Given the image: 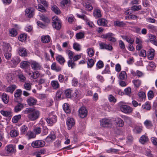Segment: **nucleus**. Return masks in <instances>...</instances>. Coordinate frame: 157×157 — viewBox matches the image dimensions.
I'll return each instance as SVG.
<instances>
[{
  "instance_id": "a18cd8bd",
  "label": "nucleus",
  "mask_w": 157,
  "mask_h": 157,
  "mask_svg": "<svg viewBox=\"0 0 157 157\" xmlns=\"http://www.w3.org/2000/svg\"><path fill=\"white\" fill-rule=\"evenodd\" d=\"M127 78L126 72L124 71L121 72L119 74V78L122 80H124Z\"/></svg>"
},
{
  "instance_id": "f704fd0d",
  "label": "nucleus",
  "mask_w": 157,
  "mask_h": 157,
  "mask_svg": "<svg viewBox=\"0 0 157 157\" xmlns=\"http://www.w3.org/2000/svg\"><path fill=\"white\" fill-rule=\"evenodd\" d=\"M2 98L5 103L7 104L8 103L9 97L5 93L3 94L2 96Z\"/></svg>"
},
{
  "instance_id": "bf43d9fd",
  "label": "nucleus",
  "mask_w": 157,
  "mask_h": 157,
  "mask_svg": "<svg viewBox=\"0 0 157 157\" xmlns=\"http://www.w3.org/2000/svg\"><path fill=\"white\" fill-rule=\"evenodd\" d=\"M28 62L26 61H23L20 63V67L21 68H25L28 66Z\"/></svg>"
},
{
  "instance_id": "b1692460",
  "label": "nucleus",
  "mask_w": 157,
  "mask_h": 157,
  "mask_svg": "<svg viewBox=\"0 0 157 157\" xmlns=\"http://www.w3.org/2000/svg\"><path fill=\"white\" fill-rule=\"evenodd\" d=\"M18 53L20 55L22 56H25L27 55L26 50L24 48H20L18 49Z\"/></svg>"
},
{
  "instance_id": "13d9d810",
  "label": "nucleus",
  "mask_w": 157,
  "mask_h": 157,
  "mask_svg": "<svg viewBox=\"0 0 157 157\" xmlns=\"http://www.w3.org/2000/svg\"><path fill=\"white\" fill-rule=\"evenodd\" d=\"M4 133L3 131H1L0 132V141L4 142L5 144L7 143V141L5 140L4 137Z\"/></svg>"
},
{
  "instance_id": "8fccbe9b",
  "label": "nucleus",
  "mask_w": 157,
  "mask_h": 157,
  "mask_svg": "<svg viewBox=\"0 0 157 157\" xmlns=\"http://www.w3.org/2000/svg\"><path fill=\"white\" fill-rule=\"evenodd\" d=\"M94 60L92 59H88L87 61V66L89 68H91L94 66Z\"/></svg>"
},
{
  "instance_id": "09e8293b",
  "label": "nucleus",
  "mask_w": 157,
  "mask_h": 157,
  "mask_svg": "<svg viewBox=\"0 0 157 157\" xmlns=\"http://www.w3.org/2000/svg\"><path fill=\"white\" fill-rule=\"evenodd\" d=\"M66 53L68 55L69 58L70 59H72L73 57L74 52L70 50H66L65 51Z\"/></svg>"
},
{
  "instance_id": "052dcab7",
  "label": "nucleus",
  "mask_w": 157,
  "mask_h": 157,
  "mask_svg": "<svg viewBox=\"0 0 157 157\" xmlns=\"http://www.w3.org/2000/svg\"><path fill=\"white\" fill-rule=\"evenodd\" d=\"M72 90L70 89H68L65 91L64 94L68 98H70L71 97V94Z\"/></svg>"
},
{
  "instance_id": "423d86ee",
  "label": "nucleus",
  "mask_w": 157,
  "mask_h": 157,
  "mask_svg": "<svg viewBox=\"0 0 157 157\" xmlns=\"http://www.w3.org/2000/svg\"><path fill=\"white\" fill-rule=\"evenodd\" d=\"M45 144L44 141L38 140L33 141L31 144V146L34 148H39L43 147Z\"/></svg>"
},
{
  "instance_id": "c85d7f7f",
  "label": "nucleus",
  "mask_w": 157,
  "mask_h": 157,
  "mask_svg": "<svg viewBox=\"0 0 157 157\" xmlns=\"http://www.w3.org/2000/svg\"><path fill=\"white\" fill-rule=\"evenodd\" d=\"M51 10L57 14H59L61 13L59 9L56 5H53L51 7Z\"/></svg>"
},
{
  "instance_id": "a878e982",
  "label": "nucleus",
  "mask_w": 157,
  "mask_h": 157,
  "mask_svg": "<svg viewBox=\"0 0 157 157\" xmlns=\"http://www.w3.org/2000/svg\"><path fill=\"white\" fill-rule=\"evenodd\" d=\"M26 136L28 139L34 138L36 137V134L31 131H28L26 134Z\"/></svg>"
},
{
  "instance_id": "774afa93",
  "label": "nucleus",
  "mask_w": 157,
  "mask_h": 157,
  "mask_svg": "<svg viewBox=\"0 0 157 157\" xmlns=\"http://www.w3.org/2000/svg\"><path fill=\"white\" fill-rule=\"evenodd\" d=\"M144 125L147 127H150L152 126L151 121L148 120H147L144 122Z\"/></svg>"
},
{
  "instance_id": "e2e57ef3",
  "label": "nucleus",
  "mask_w": 157,
  "mask_h": 157,
  "mask_svg": "<svg viewBox=\"0 0 157 157\" xmlns=\"http://www.w3.org/2000/svg\"><path fill=\"white\" fill-rule=\"evenodd\" d=\"M22 91L20 89L17 90L14 92V96L15 97H20L22 94Z\"/></svg>"
},
{
  "instance_id": "5701e85b",
  "label": "nucleus",
  "mask_w": 157,
  "mask_h": 157,
  "mask_svg": "<svg viewBox=\"0 0 157 157\" xmlns=\"http://www.w3.org/2000/svg\"><path fill=\"white\" fill-rule=\"evenodd\" d=\"M107 23V21L104 18L99 19L97 21L98 24L100 26H106Z\"/></svg>"
},
{
  "instance_id": "603ef678",
  "label": "nucleus",
  "mask_w": 157,
  "mask_h": 157,
  "mask_svg": "<svg viewBox=\"0 0 157 157\" xmlns=\"http://www.w3.org/2000/svg\"><path fill=\"white\" fill-rule=\"evenodd\" d=\"M27 35L26 34L24 33L20 35L18 37L19 40L21 41H24L26 40Z\"/></svg>"
},
{
  "instance_id": "de8ad7c7",
  "label": "nucleus",
  "mask_w": 157,
  "mask_h": 157,
  "mask_svg": "<svg viewBox=\"0 0 157 157\" xmlns=\"http://www.w3.org/2000/svg\"><path fill=\"white\" fill-rule=\"evenodd\" d=\"M114 25L115 26L122 27L125 25V24L124 23L123 21H115L114 22Z\"/></svg>"
},
{
  "instance_id": "338daca9",
  "label": "nucleus",
  "mask_w": 157,
  "mask_h": 157,
  "mask_svg": "<svg viewBox=\"0 0 157 157\" xmlns=\"http://www.w3.org/2000/svg\"><path fill=\"white\" fill-rule=\"evenodd\" d=\"M124 120L125 122L128 124H130L132 122V119L127 116L124 117Z\"/></svg>"
},
{
  "instance_id": "f8f14e48",
  "label": "nucleus",
  "mask_w": 157,
  "mask_h": 157,
  "mask_svg": "<svg viewBox=\"0 0 157 157\" xmlns=\"http://www.w3.org/2000/svg\"><path fill=\"white\" fill-rule=\"evenodd\" d=\"M100 49H106L109 51L113 50L112 46L109 44H107L105 43L100 42L99 43Z\"/></svg>"
},
{
  "instance_id": "0e129e2a",
  "label": "nucleus",
  "mask_w": 157,
  "mask_h": 157,
  "mask_svg": "<svg viewBox=\"0 0 157 157\" xmlns=\"http://www.w3.org/2000/svg\"><path fill=\"white\" fill-rule=\"evenodd\" d=\"M18 77L20 81L24 82L26 79V78L23 74L20 73L18 75Z\"/></svg>"
},
{
  "instance_id": "2eb2a0df",
  "label": "nucleus",
  "mask_w": 157,
  "mask_h": 157,
  "mask_svg": "<svg viewBox=\"0 0 157 157\" xmlns=\"http://www.w3.org/2000/svg\"><path fill=\"white\" fill-rule=\"evenodd\" d=\"M52 70L55 71L57 72H60L61 71V67L57 64L56 63L53 62L51 66Z\"/></svg>"
},
{
  "instance_id": "393cba45",
  "label": "nucleus",
  "mask_w": 157,
  "mask_h": 157,
  "mask_svg": "<svg viewBox=\"0 0 157 157\" xmlns=\"http://www.w3.org/2000/svg\"><path fill=\"white\" fill-rule=\"evenodd\" d=\"M10 136L12 137H15L17 136L19 134V131L16 129H12L10 133Z\"/></svg>"
},
{
  "instance_id": "f257e3e1",
  "label": "nucleus",
  "mask_w": 157,
  "mask_h": 157,
  "mask_svg": "<svg viewBox=\"0 0 157 157\" xmlns=\"http://www.w3.org/2000/svg\"><path fill=\"white\" fill-rule=\"evenodd\" d=\"M25 114H28L27 117L30 121H35L39 118L40 112L39 110L32 108H26L24 111Z\"/></svg>"
},
{
  "instance_id": "1a4fd4ad",
  "label": "nucleus",
  "mask_w": 157,
  "mask_h": 157,
  "mask_svg": "<svg viewBox=\"0 0 157 157\" xmlns=\"http://www.w3.org/2000/svg\"><path fill=\"white\" fill-rule=\"evenodd\" d=\"M76 15L78 17L82 19L85 21L86 23V24L88 25L89 27L92 28L94 26V25L93 23L90 21L86 16L85 15L82 14L81 15L78 13H77Z\"/></svg>"
},
{
  "instance_id": "ea45409f",
  "label": "nucleus",
  "mask_w": 157,
  "mask_h": 157,
  "mask_svg": "<svg viewBox=\"0 0 157 157\" xmlns=\"http://www.w3.org/2000/svg\"><path fill=\"white\" fill-rule=\"evenodd\" d=\"M122 38L123 39L125 40L131 44H132L134 42L133 39L131 37L124 36L122 37Z\"/></svg>"
},
{
  "instance_id": "6ab92c4d",
  "label": "nucleus",
  "mask_w": 157,
  "mask_h": 157,
  "mask_svg": "<svg viewBox=\"0 0 157 157\" xmlns=\"http://www.w3.org/2000/svg\"><path fill=\"white\" fill-rule=\"evenodd\" d=\"M155 51L152 48L149 49L148 51L147 56L149 60H152L155 56Z\"/></svg>"
},
{
  "instance_id": "5fc2aeb1",
  "label": "nucleus",
  "mask_w": 157,
  "mask_h": 157,
  "mask_svg": "<svg viewBox=\"0 0 157 157\" xmlns=\"http://www.w3.org/2000/svg\"><path fill=\"white\" fill-rule=\"evenodd\" d=\"M41 128L39 127H36L34 128L33 131L34 133L36 135L40 134L41 132Z\"/></svg>"
},
{
  "instance_id": "6e6552de",
  "label": "nucleus",
  "mask_w": 157,
  "mask_h": 157,
  "mask_svg": "<svg viewBox=\"0 0 157 157\" xmlns=\"http://www.w3.org/2000/svg\"><path fill=\"white\" fill-rule=\"evenodd\" d=\"M114 35L112 33H109L105 34L102 35L101 37L104 39H108L109 41L113 43L117 41L116 39L114 36Z\"/></svg>"
},
{
  "instance_id": "680f3d73",
  "label": "nucleus",
  "mask_w": 157,
  "mask_h": 157,
  "mask_svg": "<svg viewBox=\"0 0 157 157\" xmlns=\"http://www.w3.org/2000/svg\"><path fill=\"white\" fill-rule=\"evenodd\" d=\"M84 6L86 9L88 10H91L93 9L92 6L88 3H86L84 4Z\"/></svg>"
},
{
  "instance_id": "0eeeda50",
  "label": "nucleus",
  "mask_w": 157,
  "mask_h": 157,
  "mask_svg": "<svg viewBox=\"0 0 157 157\" xmlns=\"http://www.w3.org/2000/svg\"><path fill=\"white\" fill-rule=\"evenodd\" d=\"M78 116L81 118L86 117L87 115L88 111L84 106L81 107L78 111Z\"/></svg>"
},
{
  "instance_id": "3c124183",
  "label": "nucleus",
  "mask_w": 157,
  "mask_h": 157,
  "mask_svg": "<svg viewBox=\"0 0 157 157\" xmlns=\"http://www.w3.org/2000/svg\"><path fill=\"white\" fill-rule=\"evenodd\" d=\"M72 59H69L67 62L68 66L69 67H71V68H73L75 66V63L74 62Z\"/></svg>"
},
{
  "instance_id": "a211bd4d",
  "label": "nucleus",
  "mask_w": 157,
  "mask_h": 157,
  "mask_svg": "<svg viewBox=\"0 0 157 157\" xmlns=\"http://www.w3.org/2000/svg\"><path fill=\"white\" fill-rule=\"evenodd\" d=\"M20 61L19 58L17 57L13 58L11 60V63L13 64L11 67H15L20 62Z\"/></svg>"
},
{
  "instance_id": "39448f33",
  "label": "nucleus",
  "mask_w": 157,
  "mask_h": 157,
  "mask_svg": "<svg viewBox=\"0 0 157 157\" xmlns=\"http://www.w3.org/2000/svg\"><path fill=\"white\" fill-rule=\"evenodd\" d=\"M29 63L32 69L33 70H40L42 67L41 65L39 63L34 60H30Z\"/></svg>"
},
{
  "instance_id": "412c9836",
  "label": "nucleus",
  "mask_w": 157,
  "mask_h": 157,
  "mask_svg": "<svg viewBox=\"0 0 157 157\" xmlns=\"http://www.w3.org/2000/svg\"><path fill=\"white\" fill-rule=\"evenodd\" d=\"M51 84L53 89L57 90L60 87V85L57 80H52L51 82Z\"/></svg>"
},
{
  "instance_id": "e433bc0d",
  "label": "nucleus",
  "mask_w": 157,
  "mask_h": 157,
  "mask_svg": "<svg viewBox=\"0 0 157 157\" xmlns=\"http://www.w3.org/2000/svg\"><path fill=\"white\" fill-rule=\"evenodd\" d=\"M1 114L5 117H10L11 116L12 112L10 111H4L1 110L0 111Z\"/></svg>"
},
{
  "instance_id": "c9c22d12",
  "label": "nucleus",
  "mask_w": 157,
  "mask_h": 157,
  "mask_svg": "<svg viewBox=\"0 0 157 157\" xmlns=\"http://www.w3.org/2000/svg\"><path fill=\"white\" fill-rule=\"evenodd\" d=\"M16 88V86L13 85L8 87L6 89V91L12 93Z\"/></svg>"
},
{
  "instance_id": "f3484780",
  "label": "nucleus",
  "mask_w": 157,
  "mask_h": 157,
  "mask_svg": "<svg viewBox=\"0 0 157 157\" xmlns=\"http://www.w3.org/2000/svg\"><path fill=\"white\" fill-rule=\"evenodd\" d=\"M56 57L57 61L61 65H63L65 62L64 58L61 55L57 54Z\"/></svg>"
},
{
  "instance_id": "4be33fe9",
  "label": "nucleus",
  "mask_w": 157,
  "mask_h": 157,
  "mask_svg": "<svg viewBox=\"0 0 157 157\" xmlns=\"http://www.w3.org/2000/svg\"><path fill=\"white\" fill-rule=\"evenodd\" d=\"M50 40L51 38L49 35L43 36L41 37V40L43 43H48L50 42Z\"/></svg>"
},
{
  "instance_id": "c756f323",
  "label": "nucleus",
  "mask_w": 157,
  "mask_h": 157,
  "mask_svg": "<svg viewBox=\"0 0 157 157\" xmlns=\"http://www.w3.org/2000/svg\"><path fill=\"white\" fill-rule=\"evenodd\" d=\"M156 67L155 63L152 62H150L148 65L147 66V68L148 70L152 71Z\"/></svg>"
},
{
  "instance_id": "9b49d317",
  "label": "nucleus",
  "mask_w": 157,
  "mask_h": 157,
  "mask_svg": "<svg viewBox=\"0 0 157 157\" xmlns=\"http://www.w3.org/2000/svg\"><path fill=\"white\" fill-rule=\"evenodd\" d=\"M57 120V117L56 115H50L49 117L46 119V122L50 126H52L56 123Z\"/></svg>"
},
{
  "instance_id": "6e6d98bb",
  "label": "nucleus",
  "mask_w": 157,
  "mask_h": 157,
  "mask_svg": "<svg viewBox=\"0 0 157 157\" xmlns=\"http://www.w3.org/2000/svg\"><path fill=\"white\" fill-rule=\"evenodd\" d=\"M10 35L14 37L17 34L16 30L14 28L10 29L9 31Z\"/></svg>"
},
{
  "instance_id": "4468645a",
  "label": "nucleus",
  "mask_w": 157,
  "mask_h": 157,
  "mask_svg": "<svg viewBox=\"0 0 157 157\" xmlns=\"http://www.w3.org/2000/svg\"><path fill=\"white\" fill-rule=\"evenodd\" d=\"M25 15L29 18H31L34 15V10L33 8L28 7L25 10Z\"/></svg>"
},
{
  "instance_id": "9d476101",
  "label": "nucleus",
  "mask_w": 157,
  "mask_h": 157,
  "mask_svg": "<svg viewBox=\"0 0 157 157\" xmlns=\"http://www.w3.org/2000/svg\"><path fill=\"white\" fill-rule=\"evenodd\" d=\"M101 126L104 127H107L111 125L112 121L110 119L104 118L100 121Z\"/></svg>"
},
{
  "instance_id": "49530a36",
  "label": "nucleus",
  "mask_w": 157,
  "mask_h": 157,
  "mask_svg": "<svg viewBox=\"0 0 157 157\" xmlns=\"http://www.w3.org/2000/svg\"><path fill=\"white\" fill-rule=\"evenodd\" d=\"M3 50L5 53L10 52L11 50V48L10 44H6L3 47Z\"/></svg>"
},
{
  "instance_id": "bb28decb",
  "label": "nucleus",
  "mask_w": 157,
  "mask_h": 157,
  "mask_svg": "<svg viewBox=\"0 0 157 157\" xmlns=\"http://www.w3.org/2000/svg\"><path fill=\"white\" fill-rule=\"evenodd\" d=\"M132 82L134 86L136 88H138L140 86L142 83L141 81L138 79H134L132 80Z\"/></svg>"
},
{
  "instance_id": "58836bf2",
  "label": "nucleus",
  "mask_w": 157,
  "mask_h": 157,
  "mask_svg": "<svg viewBox=\"0 0 157 157\" xmlns=\"http://www.w3.org/2000/svg\"><path fill=\"white\" fill-rule=\"evenodd\" d=\"M56 138L54 134L49 135L46 138V141L47 142H50L54 140Z\"/></svg>"
},
{
  "instance_id": "cd10ccee",
  "label": "nucleus",
  "mask_w": 157,
  "mask_h": 157,
  "mask_svg": "<svg viewBox=\"0 0 157 157\" xmlns=\"http://www.w3.org/2000/svg\"><path fill=\"white\" fill-rule=\"evenodd\" d=\"M63 109L66 113H70L71 112V110L70 108L69 104L67 103H64L63 106Z\"/></svg>"
},
{
  "instance_id": "4c0bfd02",
  "label": "nucleus",
  "mask_w": 157,
  "mask_h": 157,
  "mask_svg": "<svg viewBox=\"0 0 157 157\" xmlns=\"http://www.w3.org/2000/svg\"><path fill=\"white\" fill-rule=\"evenodd\" d=\"M28 129V128L26 125L22 126L20 128L21 134L22 135H25Z\"/></svg>"
},
{
  "instance_id": "7c9ffc66",
  "label": "nucleus",
  "mask_w": 157,
  "mask_h": 157,
  "mask_svg": "<svg viewBox=\"0 0 157 157\" xmlns=\"http://www.w3.org/2000/svg\"><path fill=\"white\" fill-rule=\"evenodd\" d=\"M23 107L24 106L22 104L19 103L14 107V112L16 113H17L22 109Z\"/></svg>"
},
{
  "instance_id": "4d7b16f0",
  "label": "nucleus",
  "mask_w": 157,
  "mask_h": 157,
  "mask_svg": "<svg viewBox=\"0 0 157 157\" xmlns=\"http://www.w3.org/2000/svg\"><path fill=\"white\" fill-rule=\"evenodd\" d=\"M32 84L30 83H25L24 85V88L28 90H30L31 89Z\"/></svg>"
},
{
  "instance_id": "72a5a7b5",
  "label": "nucleus",
  "mask_w": 157,
  "mask_h": 157,
  "mask_svg": "<svg viewBox=\"0 0 157 157\" xmlns=\"http://www.w3.org/2000/svg\"><path fill=\"white\" fill-rule=\"evenodd\" d=\"M116 123L118 126L122 127L124 125L123 121L120 118H117L116 119Z\"/></svg>"
},
{
  "instance_id": "79ce46f5",
  "label": "nucleus",
  "mask_w": 157,
  "mask_h": 157,
  "mask_svg": "<svg viewBox=\"0 0 157 157\" xmlns=\"http://www.w3.org/2000/svg\"><path fill=\"white\" fill-rule=\"evenodd\" d=\"M147 28L150 31H155L157 30V27L151 24H149L147 26Z\"/></svg>"
},
{
  "instance_id": "a19ab883",
  "label": "nucleus",
  "mask_w": 157,
  "mask_h": 157,
  "mask_svg": "<svg viewBox=\"0 0 157 157\" xmlns=\"http://www.w3.org/2000/svg\"><path fill=\"white\" fill-rule=\"evenodd\" d=\"M40 74L39 71H36L33 72L32 73V75L31 76V79H35L38 78L40 76Z\"/></svg>"
},
{
  "instance_id": "dca6fc26",
  "label": "nucleus",
  "mask_w": 157,
  "mask_h": 157,
  "mask_svg": "<svg viewBox=\"0 0 157 157\" xmlns=\"http://www.w3.org/2000/svg\"><path fill=\"white\" fill-rule=\"evenodd\" d=\"M37 101V100L36 98L32 97H30L27 99L28 104L30 106L35 105Z\"/></svg>"
},
{
  "instance_id": "7ed1b4c3",
  "label": "nucleus",
  "mask_w": 157,
  "mask_h": 157,
  "mask_svg": "<svg viewBox=\"0 0 157 157\" xmlns=\"http://www.w3.org/2000/svg\"><path fill=\"white\" fill-rule=\"evenodd\" d=\"M52 24L53 28L59 30L61 27V22L57 16L53 17L52 18Z\"/></svg>"
},
{
  "instance_id": "473e14b6",
  "label": "nucleus",
  "mask_w": 157,
  "mask_h": 157,
  "mask_svg": "<svg viewBox=\"0 0 157 157\" xmlns=\"http://www.w3.org/2000/svg\"><path fill=\"white\" fill-rule=\"evenodd\" d=\"M148 140V137L145 136H142L140 138L139 141L142 144H144L147 142Z\"/></svg>"
},
{
  "instance_id": "c03bdc74",
  "label": "nucleus",
  "mask_w": 157,
  "mask_h": 157,
  "mask_svg": "<svg viewBox=\"0 0 157 157\" xmlns=\"http://www.w3.org/2000/svg\"><path fill=\"white\" fill-rule=\"evenodd\" d=\"M67 19L68 22L70 23H72L74 22L75 20V18L72 15H69L67 16Z\"/></svg>"
},
{
  "instance_id": "2f4dec72",
  "label": "nucleus",
  "mask_w": 157,
  "mask_h": 157,
  "mask_svg": "<svg viewBox=\"0 0 157 157\" xmlns=\"http://www.w3.org/2000/svg\"><path fill=\"white\" fill-rule=\"evenodd\" d=\"M73 48L74 50L77 51H80L81 49L80 44L77 42H75L73 43Z\"/></svg>"
},
{
  "instance_id": "69168bd1",
  "label": "nucleus",
  "mask_w": 157,
  "mask_h": 157,
  "mask_svg": "<svg viewBox=\"0 0 157 157\" xmlns=\"http://www.w3.org/2000/svg\"><path fill=\"white\" fill-rule=\"evenodd\" d=\"M87 51L89 56L91 57L94 55V52L92 48H88L87 49Z\"/></svg>"
},
{
  "instance_id": "aec40b11",
  "label": "nucleus",
  "mask_w": 157,
  "mask_h": 157,
  "mask_svg": "<svg viewBox=\"0 0 157 157\" xmlns=\"http://www.w3.org/2000/svg\"><path fill=\"white\" fill-rule=\"evenodd\" d=\"M93 15L96 18L101 17L102 16L101 11L98 9H96L94 10Z\"/></svg>"
},
{
  "instance_id": "864d4df0",
  "label": "nucleus",
  "mask_w": 157,
  "mask_h": 157,
  "mask_svg": "<svg viewBox=\"0 0 157 157\" xmlns=\"http://www.w3.org/2000/svg\"><path fill=\"white\" fill-rule=\"evenodd\" d=\"M142 107L144 109L149 110L151 106L149 102H146L142 105Z\"/></svg>"
},
{
  "instance_id": "20e7f679",
  "label": "nucleus",
  "mask_w": 157,
  "mask_h": 157,
  "mask_svg": "<svg viewBox=\"0 0 157 157\" xmlns=\"http://www.w3.org/2000/svg\"><path fill=\"white\" fill-rule=\"evenodd\" d=\"M16 151L15 146L13 144H8L5 147V151L7 155L12 154L15 153Z\"/></svg>"
},
{
  "instance_id": "ddd939ff",
  "label": "nucleus",
  "mask_w": 157,
  "mask_h": 157,
  "mask_svg": "<svg viewBox=\"0 0 157 157\" xmlns=\"http://www.w3.org/2000/svg\"><path fill=\"white\" fill-rule=\"evenodd\" d=\"M75 120L72 117H68L66 121V124L68 129H70L75 124Z\"/></svg>"
},
{
  "instance_id": "37998d69",
  "label": "nucleus",
  "mask_w": 157,
  "mask_h": 157,
  "mask_svg": "<svg viewBox=\"0 0 157 157\" xmlns=\"http://www.w3.org/2000/svg\"><path fill=\"white\" fill-rule=\"evenodd\" d=\"M21 116L20 114L15 116L13 117L12 121L14 123H16L21 119Z\"/></svg>"
},
{
  "instance_id": "f03ea898",
  "label": "nucleus",
  "mask_w": 157,
  "mask_h": 157,
  "mask_svg": "<svg viewBox=\"0 0 157 157\" xmlns=\"http://www.w3.org/2000/svg\"><path fill=\"white\" fill-rule=\"evenodd\" d=\"M118 105L121 111L125 113L129 114L132 111V108L126 105L124 102L121 101L119 103Z\"/></svg>"
}]
</instances>
